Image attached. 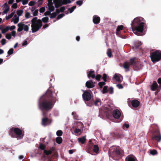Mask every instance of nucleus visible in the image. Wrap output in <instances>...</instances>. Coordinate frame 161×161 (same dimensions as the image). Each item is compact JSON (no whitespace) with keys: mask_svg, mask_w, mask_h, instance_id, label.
<instances>
[{"mask_svg":"<svg viewBox=\"0 0 161 161\" xmlns=\"http://www.w3.org/2000/svg\"><path fill=\"white\" fill-rule=\"evenodd\" d=\"M152 139L158 142L160 141L161 140V135L158 129H157L154 131Z\"/></svg>","mask_w":161,"mask_h":161,"instance_id":"1a4fd4ad","label":"nucleus"},{"mask_svg":"<svg viewBox=\"0 0 161 161\" xmlns=\"http://www.w3.org/2000/svg\"><path fill=\"white\" fill-rule=\"evenodd\" d=\"M65 9V8L64 6L60 8V11L61 12H63Z\"/></svg>","mask_w":161,"mask_h":161,"instance_id":"69168bd1","label":"nucleus"},{"mask_svg":"<svg viewBox=\"0 0 161 161\" xmlns=\"http://www.w3.org/2000/svg\"><path fill=\"white\" fill-rule=\"evenodd\" d=\"M113 115L115 119H119L121 116V113L119 110L116 109L113 111Z\"/></svg>","mask_w":161,"mask_h":161,"instance_id":"ddd939ff","label":"nucleus"},{"mask_svg":"<svg viewBox=\"0 0 161 161\" xmlns=\"http://www.w3.org/2000/svg\"><path fill=\"white\" fill-rule=\"evenodd\" d=\"M49 18L47 17H45L43 18L42 19V22L44 23H46L48 22Z\"/></svg>","mask_w":161,"mask_h":161,"instance_id":"f704fd0d","label":"nucleus"},{"mask_svg":"<svg viewBox=\"0 0 161 161\" xmlns=\"http://www.w3.org/2000/svg\"><path fill=\"white\" fill-rule=\"evenodd\" d=\"M136 158L134 157L128 156L125 158V161H136Z\"/></svg>","mask_w":161,"mask_h":161,"instance_id":"aec40b11","label":"nucleus"},{"mask_svg":"<svg viewBox=\"0 0 161 161\" xmlns=\"http://www.w3.org/2000/svg\"><path fill=\"white\" fill-rule=\"evenodd\" d=\"M17 26L18 27V28L17 29V31L18 32H21L23 30H24L26 32L28 31L29 30V26L22 22L18 23Z\"/></svg>","mask_w":161,"mask_h":161,"instance_id":"9d476101","label":"nucleus"},{"mask_svg":"<svg viewBox=\"0 0 161 161\" xmlns=\"http://www.w3.org/2000/svg\"><path fill=\"white\" fill-rule=\"evenodd\" d=\"M107 75L106 74H103V80L104 82L107 81Z\"/></svg>","mask_w":161,"mask_h":161,"instance_id":"de8ad7c7","label":"nucleus"},{"mask_svg":"<svg viewBox=\"0 0 161 161\" xmlns=\"http://www.w3.org/2000/svg\"><path fill=\"white\" fill-rule=\"evenodd\" d=\"M157 151L156 150H153L150 151V153L153 155H155L157 154Z\"/></svg>","mask_w":161,"mask_h":161,"instance_id":"a18cd8bd","label":"nucleus"},{"mask_svg":"<svg viewBox=\"0 0 161 161\" xmlns=\"http://www.w3.org/2000/svg\"><path fill=\"white\" fill-rule=\"evenodd\" d=\"M89 92L84 91L82 96L83 98L87 105L91 107L93 105V102L91 101V94H92V92L90 90H89Z\"/></svg>","mask_w":161,"mask_h":161,"instance_id":"423d86ee","label":"nucleus"},{"mask_svg":"<svg viewBox=\"0 0 161 161\" xmlns=\"http://www.w3.org/2000/svg\"><path fill=\"white\" fill-rule=\"evenodd\" d=\"M12 36V35L10 33H8L6 34L5 37L6 38L8 39H10L11 38Z\"/></svg>","mask_w":161,"mask_h":161,"instance_id":"c03bdc74","label":"nucleus"},{"mask_svg":"<svg viewBox=\"0 0 161 161\" xmlns=\"http://www.w3.org/2000/svg\"><path fill=\"white\" fill-rule=\"evenodd\" d=\"M18 6L16 3H14L12 6V7L16 9L17 8Z\"/></svg>","mask_w":161,"mask_h":161,"instance_id":"4d7b16f0","label":"nucleus"},{"mask_svg":"<svg viewBox=\"0 0 161 161\" xmlns=\"http://www.w3.org/2000/svg\"><path fill=\"white\" fill-rule=\"evenodd\" d=\"M43 0H38V3H37V6H40L41 5L43 2L42 1Z\"/></svg>","mask_w":161,"mask_h":161,"instance_id":"bf43d9fd","label":"nucleus"},{"mask_svg":"<svg viewBox=\"0 0 161 161\" xmlns=\"http://www.w3.org/2000/svg\"><path fill=\"white\" fill-rule=\"evenodd\" d=\"M28 1V0H22V4L24 5L27 4Z\"/></svg>","mask_w":161,"mask_h":161,"instance_id":"052dcab7","label":"nucleus"},{"mask_svg":"<svg viewBox=\"0 0 161 161\" xmlns=\"http://www.w3.org/2000/svg\"><path fill=\"white\" fill-rule=\"evenodd\" d=\"M63 5L62 2H61L60 1V2L57 3H55V7L56 8H58L59 7Z\"/></svg>","mask_w":161,"mask_h":161,"instance_id":"2f4dec72","label":"nucleus"},{"mask_svg":"<svg viewBox=\"0 0 161 161\" xmlns=\"http://www.w3.org/2000/svg\"><path fill=\"white\" fill-rule=\"evenodd\" d=\"M141 45V42H136L135 43L134 46L133 47V48L134 49H137Z\"/></svg>","mask_w":161,"mask_h":161,"instance_id":"5701e85b","label":"nucleus"},{"mask_svg":"<svg viewBox=\"0 0 161 161\" xmlns=\"http://www.w3.org/2000/svg\"><path fill=\"white\" fill-rule=\"evenodd\" d=\"M51 16H50V18L53 19L55 18L57 15V14L56 12H53L52 14H51Z\"/></svg>","mask_w":161,"mask_h":161,"instance_id":"e433bc0d","label":"nucleus"},{"mask_svg":"<svg viewBox=\"0 0 161 161\" xmlns=\"http://www.w3.org/2000/svg\"><path fill=\"white\" fill-rule=\"evenodd\" d=\"M91 101H92L93 102V105L94 104L95 106H98L101 104V101L99 98L97 99L95 101L93 100V99H92Z\"/></svg>","mask_w":161,"mask_h":161,"instance_id":"a211bd4d","label":"nucleus"},{"mask_svg":"<svg viewBox=\"0 0 161 161\" xmlns=\"http://www.w3.org/2000/svg\"><path fill=\"white\" fill-rule=\"evenodd\" d=\"M86 86L88 88H93L95 85L92 80L87 81L86 83Z\"/></svg>","mask_w":161,"mask_h":161,"instance_id":"4468645a","label":"nucleus"},{"mask_svg":"<svg viewBox=\"0 0 161 161\" xmlns=\"http://www.w3.org/2000/svg\"><path fill=\"white\" fill-rule=\"evenodd\" d=\"M44 153L46 154V155H48L52 153V151L51 150L47 151L46 150H44Z\"/></svg>","mask_w":161,"mask_h":161,"instance_id":"c9c22d12","label":"nucleus"},{"mask_svg":"<svg viewBox=\"0 0 161 161\" xmlns=\"http://www.w3.org/2000/svg\"><path fill=\"white\" fill-rule=\"evenodd\" d=\"M72 115L73 116V118L75 119H78V116L75 112H73L72 113Z\"/></svg>","mask_w":161,"mask_h":161,"instance_id":"473e14b6","label":"nucleus"},{"mask_svg":"<svg viewBox=\"0 0 161 161\" xmlns=\"http://www.w3.org/2000/svg\"><path fill=\"white\" fill-rule=\"evenodd\" d=\"M105 84V82H99L98 83V85L100 88H101L103 87V86Z\"/></svg>","mask_w":161,"mask_h":161,"instance_id":"79ce46f5","label":"nucleus"},{"mask_svg":"<svg viewBox=\"0 0 161 161\" xmlns=\"http://www.w3.org/2000/svg\"><path fill=\"white\" fill-rule=\"evenodd\" d=\"M116 86L119 89H122L123 87V86L121 84H118Z\"/></svg>","mask_w":161,"mask_h":161,"instance_id":"338daca9","label":"nucleus"},{"mask_svg":"<svg viewBox=\"0 0 161 161\" xmlns=\"http://www.w3.org/2000/svg\"><path fill=\"white\" fill-rule=\"evenodd\" d=\"M3 6L4 8H5V9L3 10V14H6L9 11L10 9L9 6L7 3H5L4 4Z\"/></svg>","mask_w":161,"mask_h":161,"instance_id":"dca6fc26","label":"nucleus"},{"mask_svg":"<svg viewBox=\"0 0 161 161\" xmlns=\"http://www.w3.org/2000/svg\"><path fill=\"white\" fill-rule=\"evenodd\" d=\"M112 136L114 137L118 138L119 137V135L118 133H112Z\"/></svg>","mask_w":161,"mask_h":161,"instance_id":"6e6d98bb","label":"nucleus"},{"mask_svg":"<svg viewBox=\"0 0 161 161\" xmlns=\"http://www.w3.org/2000/svg\"><path fill=\"white\" fill-rule=\"evenodd\" d=\"M17 14L19 16H21L23 13V11L22 10H18L17 11Z\"/></svg>","mask_w":161,"mask_h":161,"instance_id":"58836bf2","label":"nucleus"},{"mask_svg":"<svg viewBox=\"0 0 161 161\" xmlns=\"http://www.w3.org/2000/svg\"><path fill=\"white\" fill-rule=\"evenodd\" d=\"M37 18L34 17L31 20V30L32 32L34 33L38 31L42 25L41 19H37Z\"/></svg>","mask_w":161,"mask_h":161,"instance_id":"39448f33","label":"nucleus"},{"mask_svg":"<svg viewBox=\"0 0 161 161\" xmlns=\"http://www.w3.org/2000/svg\"><path fill=\"white\" fill-rule=\"evenodd\" d=\"M93 147V151L95 153H97L99 151V148L97 145H92Z\"/></svg>","mask_w":161,"mask_h":161,"instance_id":"4be33fe9","label":"nucleus"},{"mask_svg":"<svg viewBox=\"0 0 161 161\" xmlns=\"http://www.w3.org/2000/svg\"><path fill=\"white\" fill-rule=\"evenodd\" d=\"M143 19L141 17H137L134 19L131 23V27L133 32L137 36L143 32L144 23L142 22Z\"/></svg>","mask_w":161,"mask_h":161,"instance_id":"f03ea898","label":"nucleus"},{"mask_svg":"<svg viewBox=\"0 0 161 161\" xmlns=\"http://www.w3.org/2000/svg\"><path fill=\"white\" fill-rule=\"evenodd\" d=\"M100 18L96 15H95L93 17V21L95 24H99L100 22Z\"/></svg>","mask_w":161,"mask_h":161,"instance_id":"f3484780","label":"nucleus"},{"mask_svg":"<svg viewBox=\"0 0 161 161\" xmlns=\"http://www.w3.org/2000/svg\"><path fill=\"white\" fill-rule=\"evenodd\" d=\"M86 139L85 137L83 136L81 138H79L78 139V141L79 142H80L82 144H83L84 143Z\"/></svg>","mask_w":161,"mask_h":161,"instance_id":"b1692460","label":"nucleus"},{"mask_svg":"<svg viewBox=\"0 0 161 161\" xmlns=\"http://www.w3.org/2000/svg\"><path fill=\"white\" fill-rule=\"evenodd\" d=\"M108 152L109 156L116 160H118L121 157V152L120 150L119 146H112Z\"/></svg>","mask_w":161,"mask_h":161,"instance_id":"20e7f679","label":"nucleus"},{"mask_svg":"<svg viewBox=\"0 0 161 161\" xmlns=\"http://www.w3.org/2000/svg\"><path fill=\"white\" fill-rule=\"evenodd\" d=\"M46 146L44 145V144H43L42 143H40V145L39 146V148L42 150H45V149L46 148Z\"/></svg>","mask_w":161,"mask_h":161,"instance_id":"7c9ffc66","label":"nucleus"},{"mask_svg":"<svg viewBox=\"0 0 161 161\" xmlns=\"http://www.w3.org/2000/svg\"><path fill=\"white\" fill-rule=\"evenodd\" d=\"M36 3V2L31 1L29 3V5L30 6H34Z\"/></svg>","mask_w":161,"mask_h":161,"instance_id":"864d4df0","label":"nucleus"},{"mask_svg":"<svg viewBox=\"0 0 161 161\" xmlns=\"http://www.w3.org/2000/svg\"><path fill=\"white\" fill-rule=\"evenodd\" d=\"M83 3V1L81 0H78L76 2V4L77 5H79L80 6Z\"/></svg>","mask_w":161,"mask_h":161,"instance_id":"37998d69","label":"nucleus"},{"mask_svg":"<svg viewBox=\"0 0 161 161\" xmlns=\"http://www.w3.org/2000/svg\"><path fill=\"white\" fill-rule=\"evenodd\" d=\"M87 76L88 78L91 77L92 78L94 79L95 78V75L94 74V71L93 70H90L88 72L87 75Z\"/></svg>","mask_w":161,"mask_h":161,"instance_id":"6ab92c4d","label":"nucleus"},{"mask_svg":"<svg viewBox=\"0 0 161 161\" xmlns=\"http://www.w3.org/2000/svg\"><path fill=\"white\" fill-rule=\"evenodd\" d=\"M24 133V131L16 127L10 128L8 131V134L11 137L19 139H21L23 138Z\"/></svg>","mask_w":161,"mask_h":161,"instance_id":"7ed1b4c3","label":"nucleus"},{"mask_svg":"<svg viewBox=\"0 0 161 161\" xmlns=\"http://www.w3.org/2000/svg\"><path fill=\"white\" fill-rule=\"evenodd\" d=\"M64 14H59L57 18V20L59 19H60V18L63 17L64 16Z\"/></svg>","mask_w":161,"mask_h":161,"instance_id":"8fccbe9b","label":"nucleus"},{"mask_svg":"<svg viewBox=\"0 0 161 161\" xmlns=\"http://www.w3.org/2000/svg\"><path fill=\"white\" fill-rule=\"evenodd\" d=\"M124 26L123 25H121L119 26H118L116 29V34H117L118 32L119 31H120L122 30L123 29Z\"/></svg>","mask_w":161,"mask_h":161,"instance_id":"393cba45","label":"nucleus"},{"mask_svg":"<svg viewBox=\"0 0 161 161\" xmlns=\"http://www.w3.org/2000/svg\"><path fill=\"white\" fill-rule=\"evenodd\" d=\"M63 132L61 130H59L57 131L56 134L57 136H60L62 135Z\"/></svg>","mask_w":161,"mask_h":161,"instance_id":"4c0bfd02","label":"nucleus"},{"mask_svg":"<svg viewBox=\"0 0 161 161\" xmlns=\"http://www.w3.org/2000/svg\"><path fill=\"white\" fill-rule=\"evenodd\" d=\"M131 104L133 107L137 108L139 106L140 103L137 100L134 99L131 101Z\"/></svg>","mask_w":161,"mask_h":161,"instance_id":"2eb2a0df","label":"nucleus"},{"mask_svg":"<svg viewBox=\"0 0 161 161\" xmlns=\"http://www.w3.org/2000/svg\"><path fill=\"white\" fill-rule=\"evenodd\" d=\"M6 40L5 39L3 38V39H2L1 41L2 44L3 45H4L6 43Z\"/></svg>","mask_w":161,"mask_h":161,"instance_id":"0e129e2a","label":"nucleus"},{"mask_svg":"<svg viewBox=\"0 0 161 161\" xmlns=\"http://www.w3.org/2000/svg\"><path fill=\"white\" fill-rule=\"evenodd\" d=\"M107 54L109 58H111L112 57V51L111 49L109 48H108L107 50Z\"/></svg>","mask_w":161,"mask_h":161,"instance_id":"c85d7f7f","label":"nucleus"},{"mask_svg":"<svg viewBox=\"0 0 161 161\" xmlns=\"http://www.w3.org/2000/svg\"><path fill=\"white\" fill-rule=\"evenodd\" d=\"M151 60L153 63L159 61L161 59V52L156 50L150 53Z\"/></svg>","mask_w":161,"mask_h":161,"instance_id":"6e6552de","label":"nucleus"},{"mask_svg":"<svg viewBox=\"0 0 161 161\" xmlns=\"http://www.w3.org/2000/svg\"><path fill=\"white\" fill-rule=\"evenodd\" d=\"M114 78L117 81L119 82H121L119 76L117 75L116 74L114 75Z\"/></svg>","mask_w":161,"mask_h":161,"instance_id":"bb28decb","label":"nucleus"},{"mask_svg":"<svg viewBox=\"0 0 161 161\" xmlns=\"http://www.w3.org/2000/svg\"><path fill=\"white\" fill-rule=\"evenodd\" d=\"M38 10L36 9L35 10L34 12L33 13V15L34 16H36L38 15Z\"/></svg>","mask_w":161,"mask_h":161,"instance_id":"603ef678","label":"nucleus"},{"mask_svg":"<svg viewBox=\"0 0 161 161\" xmlns=\"http://www.w3.org/2000/svg\"><path fill=\"white\" fill-rule=\"evenodd\" d=\"M62 4L63 5L67 4L68 3H71L70 0H63Z\"/></svg>","mask_w":161,"mask_h":161,"instance_id":"72a5a7b5","label":"nucleus"},{"mask_svg":"<svg viewBox=\"0 0 161 161\" xmlns=\"http://www.w3.org/2000/svg\"><path fill=\"white\" fill-rule=\"evenodd\" d=\"M12 19L14 24H17L19 21V17L17 16L15 14L14 16Z\"/></svg>","mask_w":161,"mask_h":161,"instance_id":"412c9836","label":"nucleus"},{"mask_svg":"<svg viewBox=\"0 0 161 161\" xmlns=\"http://www.w3.org/2000/svg\"><path fill=\"white\" fill-rule=\"evenodd\" d=\"M48 9L50 11L52 12L54 11L55 8L53 6H49L48 7Z\"/></svg>","mask_w":161,"mask_h":161,"instance_id":"09e8293b","label":"nucleus"},{"mask_svg":"<svg viewBox=\"0 0 161 161\" xmlns=\"http://www.w3.org/2000/svg\"><path fill=\"white\" fill-rule=\"evenodd\" d=\"M52 1L53 0H48V3L47 4V6L48 7L53 6Z\"/></svg>","mask_w":161,"mask_h":161,"instance_id":"a19ab883","label":"nucleus"},{"mask_svg":"<svg viewBox=\"0 0 161 161\" xmlns=\"http://www.w3.org/2000/svg\"><path fill=\"white\" fill-rule=\"evenodd\" d=\"M54 88L50 87L47 90L46 94L41 96L38 102V106L39 109L42 112V114L44 117L42 120V125L46 126L50 125L52 122V120L47 117V113L51 111L53 108L56 102L57 99L55 96L56 93L54 96L55 92Z\"/></svg>","mask_w":161,"mask_h":161,"instance_id":"f257e3e1","label":"nucleus"},{"mask_svg":"<svg viewBox=\"0 0 161 161\" xmlns=\"http://www.w3.org/2000/svg\"><path fill=\"white\" fill-rule=\"evenodd\" d=\"M9 29V26H7L5 28L3 29V30H2V33L3 34H4L7 32Z\"/></svg>","mask_w":161,"mask_h":161,"instance_id":"c756f323","label":"nucleus"},{"mask_svg":"<svg viewBox=\"0 0 161 161\" xmlns=\"http://www.w3.org/2000/svg\"><path fill=\"white\" fill-rule=\"evenodd\" d=\"M101 76L99 74H98L97 75V76L95 77L96 79L97 80V81H99L100 80V78H101Z\"/></svg>","mask_w":161,"mask_h":161,"instance_id":"3c124183","label":"nucleus"},{"mask_svg":"<svg viewBox=\"0 0 161 161\" xmlns=\"http://www.w3.org/2000/svg\"><path fill=\"white\" fill-rule=\"evenodd\" d=\"M107 86H104L103 89V93H105L107 92L108 90H107Z\"/></svg>","mask_w":161,"mask_h":161,"instance_id":"ea45409f","label":"nucleus"},{"mask_svg":"<svg viewBox=\"0 0 161 161\" xmlns=\"http://www.w3.org/2000/svg\"><path fill=\"white\" fill-rule=\"evenodd\" d=\"M83 127V124L80 122L77 123V126L74 130V132L76 135H80L81 133V129Z\"/></svg>","mask_w":161,"mask_h":161,"instance_id":"9b49d317","label":"nucleus"},{"mask_svg":"<svg viewBox=\"0 0 161 161\" xmlns=\"http://www.w3.org/2000/svg\"><path fill=\"white\" fill-rule=\"evenodd\" d=\"M51 14V13L50 11H47L44 13V15L45 16L49 15Z\"/></svg>","mask_w":161,"mask_h":161,"instance_id":"774afa93","label":"nucleus"},{"mask_svg":"<svg viewBox=\"0 0 161 161\" xmlns=\"http://www.w3.org/2000/svg\"><path fill=\"white\" fill-rule=\"evenodd\" d=\"M109 92L111 94H112L113 93V88L112 87H111L109 88Z\"/></svg>","mask_w":161,"mask_h":161,"instance_id":"e2e57ef3","label":"nucleus"},{"mask_svg":"<svg viewBox=\"0 0 161 161\" xmlns=\"http://www.w3.org/2000/svg\"><path fill=\"white\" fill-rule=\"evenodd\" d=\"M158 83L159 84V87L161 88V78H159L157 80Z\"/></svg>","mask_w":161,"mask_h":161,"instance_id":"5fc2aeb1","label":"nucleus"},{"mask_svg":"<svg viewBox=\"0 0 161 161\" xmlns=\"http://www.w3.org/2000/svg\"><path fill=\"white\" fill-rule=\"evenodd\" d=\"M30 14L29 12H27L25 15V18L27 19H28L30 18Z\"/></svg>","mask_w":161,"mask_h":161,"instance_id":"680f3d73","label":"nucleus"},{"mask_svg":"<svg viewBox=\"0 0 161 161\" xmlns=\"http://www.w3.org/2000/svg\"><path fill=\"white\" fill-rule=\"evenodd\" d=\"M135 59V58H131L129 62H126L123 64V68L126 69L125 71L126 72L129 71V67L131 65L133 66V67L135 70L138 68V65L139 64V63L136 61Z\"/></svg>","mask_w":161,"mask_h":161,"instance_id":"0eeeda50","label":"nucleus"},{"mask_svg":"<svg viewBox=\"0 0 161 161\" xmlns=\"http://www.w3.org/2000/svg\"><path fill=\"white\" fill-rule=\"evenodd\" d=\"M150 88L151 90L153 91H157L159 92L161 88H160L159 86L156 81H153L152 84L151 85Z\"/></svg>","mask_w":161,"mask_h":161,"instance_id":"f8f14e48","label":"nucleus"},{"mask_svg":"<svg viewBox=\"0 0 161 161\" xmlns=\"http://www.w3.org/2000/svg\"><path fill=\"white\" fill-rule=\"evenodd\" d=\"M45 10V8L44 7H42L40 9L39 11L41 13H43L44 12Z\"/></svg>","mask_w":161,"mask_h":161,"instance_id":"13d9d810","label":"nucleus"},{"mask_svg":"<svg viewBox=\"0 0 161 161\" xmlns=\"http://www.w3.org/2000/svg\"><path fill=\"white\" fill-rule=\"evenodd\" d=\"M14 51V49L13 48L10 49L8 52V54L9 55H10L13 54Z\"/></svg>","mask_w":161,"mask_h":161,"instance_id":"49530a36","label":"nucleus"},{"mask_svg":"<svg viewBox=\"0 0 161 161\" xmlns=\"http://www.w3.org/2000/svg\"><path fill=\"white\" fill-rule=\"evenodd\" d=\"M63 141L62 138L60 137H58L56 138V142L58 144H60L62 143Z\"/></svg>","mask_w":161,"mask_h":161,"instance_id":"a878e982","label":"nucleus"},{"mask_svg":"<svg viewBox=\"0 0 161 161\" xmlns=\"http://www.w3.org/2000/svg\"><path fill=\"white\" fill-rule=\"evenodd\" d=\"M15 14V12H12L10 14H9L8 16H6V20H8L9 19L12 18V17Z\"/></svg>","mask_w":161,"mask_h":161,"instance_id":"cd10ccee","label":"nucleus"}]
</instances>
